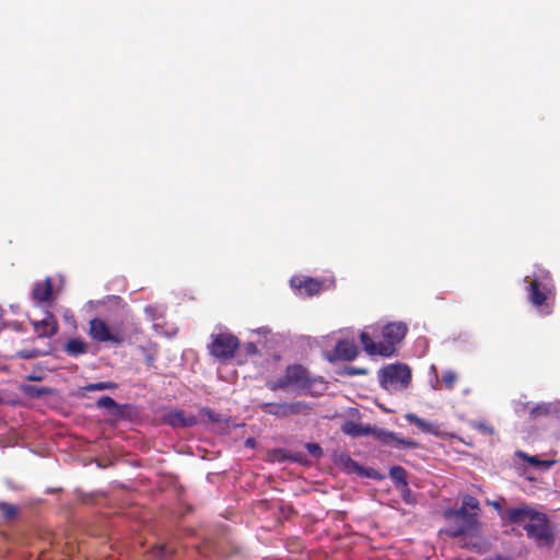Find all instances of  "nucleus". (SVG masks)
Here are the masks:
<instances>
[{
    "mask_svg": "<svg viewBox=\"0 0 560 560\" xmlns=\"http://www.w3.org/2000/svg\"><path fill=\"white\" fill-rule=\"evenodd\" d=\"M525 279H529L527 287L528 301L535 307L540 308L542 314H551L552 305L549 304V299L553 291V283L550 272L544 268H538L532 277L527 276Z\"/></svg>",
    "mask_w": 560,
    "mask_h": 560,
    "instance_id": "1",
    "label": "nucleus"
},
{
    "mask_svg": "<svg viewBox=\"0 0 560 560\" xmlns=\"http://www.w3.org/2000/svg\"><path fill=\"white\" fill-rule=\"evenodd\" d=\"M322 380L311 376L307 369L301 364L289 365L285 369L284 375L277 378L267 381L266 386L272 392L284 390L288 388L296 390H311L313 386Z\"/></svg>",
    "mask_w": 560,
    "mask_h": 560,
    "instance_id": "2",
    "label": "nucleus"
},
{
    "mask_svg": "<svg viewBox=\"0 0 560 560\" xmlns=\"http://www.w3.org/2000/svg\"><path fill=\"white\" fill-rule=\"evenodd\" d=\"M378 381L387 392L406 389L411 381V371L405 364H390L380 370Z\"/></svg>",
    "mask_w": 560,
    "mask_h": 560,
    "instance_id": "3",
    "label": "nucleus"
},
{
    "mask_svg": "<svg viewBox=\"0 0 560 560\" xmlns=\"http://www.w3.org/2000/svg\"><path fill=\"white\" fill-rule=\"evenodd\" d=\"M445 517L452 522L445 529V534L450 537H459L472 534L478 528V520L476 513L464 512V509L448 510L444 513Z\"/></svg>",
    "mask_w": 560,
    "mask_h": 560,
    "instance_id": "4",
    "label": "nucleus"
},
{
    "mask_svg": "<svg viewBox=\"0 0 560 560\" xmlns=\"http://www.w3.org/2000/svg\"><path fill=\"white\" fill-rule=\"evenodd\" d=\"M528 538L533 539L537 547L550 548L555 544V533L551 528L550 522L545 513L538 514L524 526Z\"/></svg>",
    "mask_w": 560,
    "mask_h": 560,
    "instance_id": "5",
    "label": "nucleus"
},
{
    "mask_svg": "<svg viewBox=\"0 0 560 560\" xmlns=\"http://www.w3.org/2000/svg\"><path fill=\"white\" fill-rule=\"evenodd\" d=\"M240 345V339L231 332L212 334L208 351L213 358L228 361L235 357Z\"/></svg>",
    "mask_w": 560,
    "mask_h": 560,
    "instance_id": "6",
    "label": "nucleus"
},
{
    "mask_svg": "<svg viewBox=\"0 0 560 560\" xmlns=\"http://www.w3.org/2000/svg\"><path fill=\"white\" fill-rule=\"evenodd\" d=\"M260 410L277 418H287L296 415H307L311 411L308 404L304 401L291 402H262L259 405Z\"/></svg>",
    "mask_w": 560,
    "mask_h": 560,
    "instance_id": "7",
    "label": "nucleus"
},
{
    "mask_svg": "<svg viewBox=\"0 0 560 560\" xmlns=\"http://www.w3.org/2000/svg\"><path fill=\"white\" fill-rule=\"evenodd\" d=\"M89 335L93 340L98 342L110 341L115 345H120L124 341L120 335L113 334L107 324L100 318L90 320Z\"/></svg>",
    "mask_w": 560,
    "mask_h": 560,
    "instance_id": "8",
    "label": "nucleus"
},
{
    "mask_svg": "<svg viewBox=\"0 0 560 560\" xmlns=\"http://www.w3.org/2000/svg\"><path fill=\"white\" fill-rule=\"evenodd\" d=\"M538 511L522 503L517 506L508 508L501 513V518L510 524H522L525 521H533Z\"/></svg>",
    "mask_w": 560,
    "mask_h": 560,
    "instance_id": "9",
    "label": "nucleus"
},
{
    "mask_svg": "<svg viewBox=\"0 0 560 560\" xmlns=\"http://www.w3.org/2000/svg\"><path fill=\"white\" fill-rule=\"evenodd\" d=\"M360 341L370 355L390 357L395 352L392 342H387V340L375 342L365 331L360 334Z\"/></svg>",
    "mask_w": 560,
    "mask_h": 560,
    "instance_id": "10",
    "label": "nucleus"
},
{
    "mask_svg": "<svg viewBox=\"0 0 560 560\" xmlns=\"http://www.w3.org/2000/svg\"><path fill=\"white\" fill-rule=\"evenodd\" d=\"M358 354L359 348L353 340L341 339L336 343L332 353L328 357V360L330 362L336 360L352 361L358 357Z\"/></svg>",
    "mask_w": 560,
    "mask_h": 560,
    "instance_id": "11",
    "label": "nucleus"
},
{
    "mask_svg": "<svg viewBox=\"0 0 560 560\" xmlns=\"http://www.w3.org/2000/svg\"><path fill=\"white\" fill-rule=\"evenodd\" d=\"M291 287L300 294L313 296L323 288V282L306 276H295L290 280Z\"/></svg>",
    "mask_w": 560,
    "mask_h": 560,
    "instance_id": "12",
    "label": "nucleus"
},
{
    "mask_svg": "<svg viewBox=\"0 0 560 560\" xmlns=\"http://www.w3.org/2000/svg\"><path fill=\"white\" fill-rule=\"evenodd\" d=\"M376 439L385 444L393 445L397 448H416L418 447V443L413 440H405L397 436L394 432L387 430H376L374 432Z\"/></svg>",
    "mask_w": 560,
    "mask_h": 560,
    "instance_id": "13",
    "label": "nucleus"
},
{
    "mask_svg": "<svg viewBox=\"0 0 560 560\" xmlns=\"http://www.w3.org/2000/svg\"><path fill=\"white\" fill-rule=\"evenodd\" d=\"M163 420L173 428H189L197 423V418L194 415L186 416L182 410L167 412Z\"/></svg>",
    "mask_w": 560,
    "mask_h": 560,
    "instance_id": "14",
    "label": "nucleus"
},
{
    "mask_svg": "<svg viewBox=\"0 0 560 560\" xmlns=\"http://www.w3.org/2000/svg\"><path fill=\"white\" fill-rule=\"evenodd\" d=\"M34 331L38 337H52L58 331V324L51 313H47L42 320L33 322Z\"/></svg>",
    "mask_w": 560,
    "mask_h": 560,
    "instance_id": "15",
    "label": "nucleus"
},
{
    "mask_svg": "<svg viewBox=\"0 0 560 560\" xmlns=\"http://www.w3.org/2000/svg\"><path fill=\"white\" fill-rule=\"evenodd\" d=\"M407 330V326L404 323H389L383 328L382 335L395 348L405 338Z\"/></svg>",
    "mask_w": 560,
    "mask_h": 560,
    "instance_id": "16",
    "label": "nucleus"
},
{
    "mask_svg": "<svg viewBox=\"0 0 560 560\" xmlns=\"http://www.w3.org/2000/svg\"><path fill=\"white\" fill-rule=\"evenodd\" d=\"M32 298L37 303L49 302L54 298L52 281L47 277L43 282H36L32 290Z\"/></svg>",
    "mask_w": 560,
    "mask_h": 560,
    "instance_id": "17",
    "label": "nucleus"
},
{
    "mask_svg": "<svg viewBox=\"0 0 560 560\" xmlns=\"http://www.w3.org/2000/svg\"><path fill=\"white\" fill-rule=\"evenodd\" d=\"M88 350L89 345L82 338H70L63 346V351L74 358L85 354Z\"/></svg>",
    "mask_w": 560,
    "mask_h": 560,
    "instance_id": "18",
    "label": "nucleus"
},
{
    "mask_svg": "<svg viewBox=\"0 0 560 560\" xmlns=\"http://www.w3.org/2000/svg\"><path fill=\"white\" fill-rule=\"evenodd\" d=\"M516 455L522 458L524 462L530 464L532 466L548 470L550 469L555 464L556 460L553 459H539L537 456L529 455L523 451H517Z\"/></svg>",
    "mask_w": 560,
    "mask_h": 560,
    "instance_id": "19",
    "label": "nucleus"
},
{
    "mask_svg": "<svg viewBox=\"0 0 560 560\" xmlns=\"http://www.w3.org/2000/svg\"><path fill=\"white\" fill-rule=\"evenodd\" d=\"M556 411V406L552 402H540L530 409L529 416L532 419H537L540 417H547Z\"/></svg>",
    "mask_w": 560,
    "mask_h": 560,
    "instance_id": "20",
    "label": "nucleus"
},
{
    "mask_svg": "<svg viewBox=\"0 0 560 560\" xmlns=\"http://www.w3.org/2000/svg\"><path fill=\"white\" fill-rule=\"evenodd\" d=\"M342 432L353 438L366 435L370 433V428H364L360 423L347 421L342 424Z\"/></svg>",
    "mask_w": 560,
    "mask_h": 560,
    "instance_id": "21",
    "label": "nucleus"
},
{
    "mask_svg": "<svg viewBox=\"0 0 560 560\" xmlns=\"http://www.w3.org/2000/svg\"><path fill=\"white\" fill-rule=\"evenodd\" d=\"M406 419H407L408 422L415 424L416 427H418L423 432L436 433L435 427L432 423L427 422L425 420L419 418L415 413L406 415Z\"/></svg>",
    "mask_w": 560,
    "mask_h": 560,
    "instance_id": "22",
    "label": "nucleus"
},
{
    "mask_svg": "<svg viewBox=\"0 0 560 560\" xmlns=\"http://www.w3.org/2000/svg\"><path fill=\"white\" fill-rule=\"evenodd\" d=\"M21 390L32 398H38L50 393V389L46 387H37L34 385H22Z\"/></svg>",
    "mask_w": 560,
    "mask_h": 560,
    "instance_id": "23",
    "label": "nucleus"
},
{
    "mask_svg": "<svg viewBox=\"0 0 560 560\" xmlns=\"http://www.w3.org/2000/svg\"><path fill=\"white\" fill-rule=\"evenodd\" d=\"M460 509H464V512H468L470 510V513H476L477 517L478 512L480 510L479 501L472 495H465L463 498V505L460 506Z\"/></svg>",
    "mask_w": 560,
    "mask_h": 560,
    "instance_id": "24",
    "label": "nucleus"
},
{
    "mask_svg": "<svg viewBox=\"0 0 560 560\" xmlns=\"http://www.w3.org/2000/svg\"><path fill=\"white\" fill-rule=\"evenodd\" d=\"M118 387V385L114 382H97L91 383L83 387L85 392H95V390H105L110 389L114 390Z\"/></svg>",
    "mask_w": 560,
    "mask_h": 560,
    "instance_id": "25",
    "label": "nucleus"
},
{
    "mask_svg": "<svg viewBox=\"0 0 560 560\" xmlns=\"http://www.w3.org/2000/svg\"><path fill=\"white\" fill-rule=\"evenodd\" d=\"M389 476L397 483L407 485V472L401 466H393Z\"/></svg>",
    "mask_w": 560,
    "mask_h": 560,
    "instance_id": "26",
    "label": "nucleus"
},
{
    "mask_svg": "<svg viewBox=\"0 0 560 560\" xmlns=\"http://www.w3.org/2000/svg\"><path fill=\"white\" fill-rule=\"evenodd\" d=\"M0 513L3 520H13L18 514V508L7 502H0Z\"/></svg>",
    "mask_w": 560,
    "mask_h": 560,
    "instance_id": "27",
    "label": "nucleus"
},
{
    "mask_svg": "<svg viewBox=\"0 0 560 560\" xmlns=\"http://www.w3.org/2000/svg\"><path fill=\"white\" fill-rule=\"evenodd\" d=\"M97 408H104L107 410H118V404L109 396H103L96 401Z\"/></svg>",
    "mask_w": 560,
    "mask_h": 560,
    "instance_id": "28",
    "label": "nucleus"
},
{
    "mask_svg": "<svg viewBox=\"0 0 560 560\" xmlns=\"http://www.w3.org/2000/svg\"><path fill=\"white\" fill-rule=\"evenodd\" d=\"M442 382L447 389H453L457 382V374L452 370H447L442 374Z\"/></svg>",
    "mask_w": 560,
    "mask_h": 560,
    "instance_id": "29",
    "label": "nucleus"
},
{
    "mask_svg": "<svg viewBox=\"0 0 560 560\" xmlns=\"http://www.w3.org/2000/svg\"><path fill=\"white\" fill-rule=\"evenodd\" d=\"M42 354L43 353L37 349H23L16 353V355L19 358L25 359V360L34 359V358L40 357Z\"/></svg>",
    "mask_w": 560,
    "mask_h": 560,
    "instance_id": "30",
    "label": "nucleus"
},
{
    "mask_svg": "<svg viewBox=\"0 0 560 560\" xmlns=\"http://www.w3.org/2000/svg\"><path fill=\"white\" fill-rule=\"evenodd\" d=\"M366 373H368L366 369L354 368V366H347L342 371H340L341 375H347V376L365 375Z\"/></svg>",
    "mask_w": 560,
    "mask_h": 560,
    "instance_id": "31",
    "label": "nucleus"
},
{
    "mask_svg": "<svg viewBox=\"0 0 560 560\" xmlns=\"http://www.w3.org/2000/svg\"><path fill=\"white\" fill-rule=\"evenodd\" d=\"M472 427L485 435H492L494 432L491 425L482 422H476L472 424Z\"/></svg>",
    "mask_w": 560,
    "mask_h": 560,
    "instance_id": "32",
    "label": "nucleus"
},
{
    "mask_svg": "<svg viewBox=\"0 0 560 560\" xmlns=\"http://www.w3.org/2000/svg\"><path fill=\"white\" fill-rule=\"evenodd\" d=\"M306 450L314 457H319L323 454L322 447L318 444H316V443H307L306 444Z\"/></svg>",
    "mask_w": 560,
    "mask_h": 560,
    "instance_id": "33",
    "label": "nucleus"
},
{
    "mask_svg": "<svg viewBox=\"0 0 560 560\" xmlns=\"http://www.w3.org/2000/svg\"><path fill=\"white\" fill-rule=\"evenodd\" d=\"M244 351L247 355H255L259 352L257 346L254 342H246L244 345Z\"/></svg>",
    "mask_w": 560,
    "mask_h": 560,
    "instance_id": "34",
    "label": "nucleus"
},
{
    "mask_svg": "<svg viewBox=\"0 0 560 560\" xmlns=\"http://www.w3.org/2000/svg\"><path fill=\"white\" fill-rule=\"evenodd\" d=\"M504 501L505 500L503 498H501L500 500L489 502V504L491 506H493V509H495L499 512V514L501 515V513L504 511L502 508V502H504Z\"/></svg>",
    "mask_w": 560,
    "mask_h": 560,
    "instance_id": "35",
    "label": "nucleus"
},
{
    "mask_svg": "<svg viewBox=\"0 0 560 560\" xmlns=\"http://www.w3.org/2000/svg\"><path fill=\"white\" fill-rule=\"evenodd\" d=\"M488 560H510V559L504 558V557H502V556H495V557H492V558H490V559H488Z\"/></svg>",
    "mask_w": 560,
    "mask_h": 560,
    "instance_id": "36",
    "label": "nucleus"
},
{
    "mask_svg": "<svg viewBox=\"0 0 560 560\" xmlns=\"http://www.w3.org/2000/svg\"><path fill=\"white\" fill-rule=\"evenodd\" d=\"M27 380H28V381H40V380H42V377H39V376H34V375H30V376H27Z\"/></svg>",
    "mask_w": 560,
    "mask_h": 560,
    "instance_id": "37",
    "label": "nucleus"
},
{
    "mask_svg": "<svg viewBox=\"0 0 560 560\" xmlns=\"http://www.w3.org/2000/svg\"><path fill=\"white\" fill-rule=\"evenodd\" d=\"M160 553H161L162 556H164V555L166 553V547H165V546H162V547L160 548Z\"/></svg>",
    "mask_w": 560,
    "mask_h": 560,
    "instance_id": "38",
    "label": "nucleus"
}]
</instances>
